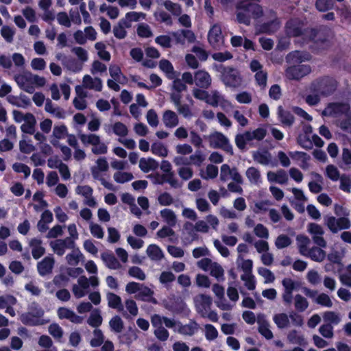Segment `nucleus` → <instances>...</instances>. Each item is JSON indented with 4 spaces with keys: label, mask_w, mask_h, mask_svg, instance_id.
Returning <instances> with one entry per match:
<instances>
[{
    "label": "nucleus",
    "mask_w": 351,
    "mask_h": 351,
    "mask_svg": "<svg viewBox=\"0 0 351 351\" xmlns=\"http://www.w3.org/2000/svg\"><path fill=\"white\" fill-rule=\"evenodd\" d=\"M83 90L88 89L95 92H100L103 88L102 80L96 77H92L90 75H84L82 78V85Z\"/></svg>",
    "instance_id": "19"
},
{
    "label": "nucleus",
    "mask_w": 351,
    "mask_h": 351,
    "mask_svg": "<svg viewBox=\"0 0 351 351\" xmlns=\"http://www.w3.org/2000/svg\"><path fill=\"white\" fill-rule=\"evenodd\" d=\"M219 173L218 167L213 165H208L204 170L201 171L200 176L204 180L215 178Z\"/></svg>",
    "instance_id": "55"
},
{
    "label": "nucleus",
    "mask_w": 351,
    "mask_h": 351,
    "mask_svg": "<svg viewBox=\"0 0 351 351\" xmlns=\"http://www.w3.org/2000/svg\"><path fill=\"white\" fill-rule=\"evenodd\" d=\"M311 58V55L307 52L295 51L289 53L287 58V62L289 63H302L308 61Z\"/></svg>",
    "instance_id": "32"
},
{
    "label": "nucleus",
    "mask_w": 351,
    "mask_h": 351,
    "mask_svg": "<svg viewBox=\"0 0 351 351\" xmlns=\"http://www.w3.org/2000/svg\"><path fill=\"white\" fill-rule=\"evenodd\" d=\"M252 157L254 161L262 165L276 166V163L272 160L271 154L267 150L262 149L254 152Z\"/></svg>",
    "instance_id": "25"
},
{
    "label": "nucleus",
    "mask_w": 351,
    "mask_h": 351,
    "mask_svg": "<svg viewBox=\"0 0 351 351\" xmlns=\"http://www.w3.org/2000/svg\"><path fill=\"white\" fill-rule=\"evenodd\" d=\"M245 176L251 184H258L261 182V173L254 167H249L246 170Z\"/></svg>",
    "instance_id": "50"
},
{
    "label": "nucleus",
    "mask_w": 351,
    "mask_h": 351,
    "mask_svg": "<svg viewBox=\"0 0 351 351\" xmlns=\"http://www.w3.org/2000/svg\"><path fill=\"white\" fill-rule=\"evenodd\" d=\"M89 280L84 276H80L77 283L73 285L72 291L76 298L84 297L88 292Z\"/></svg>",
    "instance_id": "21"
},
{
    "label": "nucleus",
    "mask_w": 351,
    "mask_h": 351,
    "mask_svg": "<svg viewBox=\"0 0 351 351\" xmlns=\"http://www.w3.org/2000/svg\"><path fill=\"white\" fill-rule=\"evenodd\" d=\"M219 178L221 181L224 182H228L230 180H232L238 184H241L243 182V178L237 169L235 167L230 168V167L227 164H223L221 166Z\"/></svg>",
    "instance_id": "13"
},
{
    "label": "nucleus",
    "mask_w": 351,
    "mask_h": 351,
    "mask_svg": "<svg viewBox=\"0 0 351 351\" xmlns=\"http://www.w3.org/2000/svg\"><path fill=\"white\" fill-rule=\"evenodd\" d=\"M104 130L107 134H110L111 132L120 137H124L128 134V127L120 121L115 122L113 125H104Z\"/></svg>",
    "instance_id": "30"
},
{
    "label": "nucleus",
    "mask_w": 351,
    "mask_h": 351,
    "mask_svg": "<svg viewBox=\"0 0 351 351\" xmlns=\"http://www.w3.org/2000/svg\"><path fill=\"white\" fill-rule=\"evenodd\" d=\"M160 214L163 221L167 223L169 226L173 227L176 226L177 223V217L172 210L165 208L160 210Z\"/></svg>",
    "instance_id": "45"
},
{
    "label": "nucleus",
    "mask_w": 351,
    "mask_h": 351,
    "mask_svg": "<svg viewBox=\"0 0 351 351\" xmlns=\"http://www.w3.org/2000/svg\"><path fill=\"white\" fill-rule=\"evenodd\" d=\"M350 110L348 103H331L324 110L322 114L327 117H337Z\"/></svg>",
    "instance_id": "18"
},
{
    "label": "nucleus",
    "mask_w": 351,
    "mask_h": 351,
    "mask_svg": "<svg viewBox=\"0 0 351 351\" xmlns=\"http://www.w3.org/2000/svg\"><path fill=\"white\" fill-rule=\"evenodd\" d=\"M206 103L213 107H217L223 104H229V103L225 100L223 95L217 90H211L210 93H208Z\"/></svg>",
    "instance_id": "36"
},
{
    "label": "nucleus",
    "mask_w": 351,
    "mask_h": 351,
    "mask_svg": "<svg viewBox=\"0 0 351 351\" xmlns=\"http://www.w3.org/2000/svg\"><path fill=\"white\" fill-rule=\"evenodd\" d=\"M106 298L109 307L117 309L119 312L123 311L121 298L118 295L110 292L106 294Z\"/></svg>",
    "instance_id": "41"
},
{
    "label": "nucleus",
    "mask_w": 351,
    "mask_h": 351,
    "mask_svg": "<svg viewBox=\"0 0 351 351\" xmlns=\"http://www.w3.org/2000/svg\"><path fill=\"white\" fill-rule=\"evenodd\" d=\"M267 134V130L265 128L260 127L252 131H245L243 134H237L235 136V144L240 149L245 148L247 143L252 141H262Z\"/></svg>",
    "instance_id": "5"
},
{
    "label": "nucleus",
    "mask_w": 351,
    "mask_h": 351,
    "mask_svg": "<svg viewBox=\"0 0 351 351\" xmlns=\"http://www.w3.org/2000/svg\"><path fill=\"white\" fill-rule=\"evenodd\" d=\"M293 299L294 307L299 312L305 311L308 307V302L306 298L300 294H296Z\"/></svg>",
    "instance_id": "52"
},
{
    "label": "nucleus",
    "mask_w": 351,
    "mask_h": 351,
    "mask_svg": "<svg viewBox=\"0 0 351 351\" xmlns=\"http://www.w3.org/2000/svg\"><path fill=\"white\" fill-rule=\"evenodd\" d=\"M324 224L332 233H337L341 230H346L350 228V220L346 217H339L331 215H326L324 217Z\"/></svg>",
    "instance_id": "9"
},
{
    "label": "nucleus",
    "mask_w": 351,
    "mask_h": 351,
    "mask_svg": "<svg viewBox=\"0 0 351 351\" xmlns=\"http://www.w3.org/2000/svg\"><path fill=\"white\" fill-rule=\"evenodd\" d=\"M282 285L284 288L282 300L285 304L289 305L293 301V292L299 287V282L290 278H285L282 280Z\"/></svg>",
    "instance_id": "12"
},
{
    "label": "nucleus",
    "mask_w": 351,
    "mask_h": 351,
    "mask_svg": "<svg viewBox=\"0 0 351 351\" xmlns=\"http://www.w3.org/2000/svg\"><path fill=\"white\" fill-rule=\"evenodd\" d=\"M55 260L53 256L52 255L47 256L37 264L38 274L41 276L50 274L52 272Z\"/></svg>",
    "instance_id": "24"
},
{
    "label": "nucleus",
    "mask_w": 351,
    "mask_h": 351,
    "mask_svg": "<svg viewBox=\"0 0 351 351\" xmlns=\"http://www.w3.org/2000/svg\"><path fill=\"white\" fill-rule=\"evenodd\" d=\"M337 87V82L330 77L319 79L313 82L311 89L313 92L319 93L320 95L327 97L334 93Z\"/></svg>",
    "instance_id": "7"
},
{
    "label": "nucleus",
    "mask_w": 351,
    "mask_h": 351,
    "mask_svg": "<svg viewBox=\"0 0 351 351\" xmlns=\"http://www.w3.org/2000/svg\"><path fill=\"white\" fill-rule=\"evenodd\" d=\"M7 101L12 106L25 108L30 105V99L25 95H20L19 96L8 95Z\"/></svg>",
    "instance_id": "34"
},
{
    "label": "nucleus",
    "mask_w": 351,
    "mask_h": 351,
    "mask_svg": "<svg viewBox=\"0 0 351 351\" xmlns=\"http://www.w3.org/2000/svg\"><path fill=\"white\" fill-rule=\"evenodd\" d=\"M194 82L197 87L208 88L212 82L210 75L205 70H198L194 73Z\"/></svg>",
    "instance_id": "22"
},
{
    "label": "nucleus",
    "mask_w": 351,
    "mask_h": 351,
    "mask_svg": "<svg viewBox=\"0 0 351 351\" xmlns=\"http://www.w3.org/2000/svg\"><path fill=\"white\" fill-rule=\"evenodd\" d=\"M113 178L116 182L123 184L131 181L134 178V176L130 172L118 171L114 173Z\"/></svg>",
    "instance_id": "60"
},
{
    "label": "nucleus",
    "mask_w": 351,
    "mask_h": 351,
    "mask_svg": "<svg viewBox=\"0 0 351 351\" xmlns=\"http://www.w3.org/2000/svg\"><path fill=\"white\" fill-rule=\"evenodd\" d=\"M218 71L221 73V79L225 85L234 88L241 85L242 77L237 69L221 66Z\"/></svg>",
    "instance_id": "6"
},
{
    "label": "nucleus",
    "mask_w": 351,
    "mask_h": 351,
    "mask_svg": "<svg viewBox=\"0 0 351 351\" xmlns=\"http://www.w3.org/2000/svg\"><path fill=\"white\" fill-rule=\"evenodd\" d=\"M36 119L31 113H27L26 119L21 126L22 132L33 134L35 132Z\"/></svg>",
    "instance_id": "42"
},
{
    "label": "nucleus",
    "mask_w": 351,
    "mask_h": 351,
    "mask_svg": "<svg viewBox=\"0 0 351 351\" xmlns=\"http://www.w3.org/2000/svg\"><path fill=\"white\" fill-rule=\"evenodd\" d=\"M208 40L215 49H220L223 46L224 36L219 24H214L211 26L208 34Z\"/></svg>",
    "instance_id": "10"
},
{
    "label": "nucleus",
    "mask_w": 351,
    "mask_h": 351,
    "mask_svg": "<svg viewBox=\"0 0 351 351\" xmlns=\"http://www.w3.org/2000/svg\"><path fill=\"white\" fill-rule=\"evenodd\" d=\"M101 258L109 269H118L121 267L120 263L112 254L104 253L101 254Z\"/></svg>",
    "instance_id": "49"
},
{
    "label": "nucleus",
    "mask_w": 351,
    "mask_h": 351,
    "mask_svg": "<svg viewBox=\"0 0 351 351\" xmlns=\"http://www.w3.org/2000/svg\"><path fill=\"white\" fill-rule=\"evenodd\" d=\"M17 86L27 93H34L36 88H41L46 84L44 77L34 74L29 71H23L14 75Z\"/></svg>",
    "instance_id": "1"
},
{
    "label": "nucleus",
    "mask_w": 351,
    "mask_h": 351,
    "mask_svg": "<svg viewBox=\"0 0 351 351\" xmlns=\"http://www.w3.org/2000/svg\"><path fill=\"white\" fill-rule=\"evenodd\" d=\"M267 178L269 182H276L279 184H285L289 180L287 172L283 169H278L276 171H268Z\"/></svg>",
    "instance_id": "29"
},
{
    "label": "nucleus",
    "mask_w": 351,
    "mask_h": 351,
    "mask_svg": "<svg viewBox=\"0 0 351 351\" xmlns=\"http://www.w3.org/2000/svg\"><path fill=\"white\" fill-rule=\"evenodd\" d=\"M257 323L258 324V332L267 339L273 338L274 335L270 330L269 323L263 314H259L257 317Z\"/></svg>",
    "instance_id": "28"
},
{
    "label": "nucleus",
    "mask_w": 351,
    "mask_h": 351,
    "mask_svg": "<svg viewBox=\"0 0 351 351\" xmlns=\"http://www.w3.org/2000/svg\"><path fill=\"white\" fill-rule=\"evenodd\" d=\"M87 323L93 327H98L102 323V317L98 309H94L87 319Z\"/></svg>",
    "instance_id": "58"
},
{
    "label": "nucleus",
    "mask_w": 351,
    "mask_h": 351,
    "mask_svg": "<svg viewBox=\"0 0 351 351\" xmlns=\"http://www.w3.org/2000/svg\"><path fill=\"white\" fill-rule=\"evenodd\" d=\"M49 245L55 254L61 256L65 253L66 249L74 248L75 242L70 238H65L52 241Z\"/></svg>",
    "instance_id": "16"
},
{
    "label": "nucleus",
    "mask_w": 351,
    "mask_h": 351,
    "mask_svg": "<svg viewBox=\"0 0 351 351\" xmlns=\"http://www.w3.org/2000/svg\"><path fill=\"white\" fill-rule=\"evenodd\" d=\"M163 5L167 10L170 12L174 16H180L182 14L181 5L170 0H166L163 2Z\"/></svg>",
    "instance_id": "59"
},
{
    "label": "nucleus",
    "mask_w": 351,
    "mask_h": 351,
    "mask_svg": "<svg viewBox=\"0 0 351 351\" xmlns=\"http://www.w3.org/2000/svg\"><path fill=\"white\" fill-rule=\"evenodd\" d=\"M297 245L300 251V253L304 256L307 254V252L309 248V245L311 244V240L306 236L304 235H298L296 238Z\"/></svg>",
    "instance_id": "48"
},
{
    "label": "nucleus",
    "mask_w": 351,
    "mask_h": 351,
    "mask_svg": "<svg viewBox=\"0 0 351 351\" xmlns=\"http://www.w3.org/2000/svg\"><path fill=\"white\" fill-rule=\"evenodd\" d=\"M311 71V68L309 65L298 64L288 67L285 71V76L289 80H298L309 74Z\"/></svg>",
    "instance_id": "14"
},
{
    "label": "nucleus",
    "mask_w": 351,
    "mask_h": 351,
    "mask_svg": "<svg viewBox=\"0 0 351 351\" xmlns=\"http://www.w3.org/2000/svg\"><path fill=\"white\" fill-rule=\"evenodd\" d=\"M154 291L149 289L148 287L144 285L140 289L138 294L135 295L136 300H142L144 302H148L153 304H156L157 300L154 298Z\"/></svg>",
    "instance_id": "33"
},
{
    "label": "nucleus",
    "mask_w": 351,
    "mask_h": 351,
    "mask_svg": "<svg viewBox=\"0 0 351 351\" xmlns=\"http://www.w3.org/2000/svg\"><path fill=\"white\" fill-rule=\"evenodd\" d=\"M199 328V324L195 321L191 320L186 324L178 322V328L175 329V331L182 335L191 337L198 332Z\"/></svg>",
    "instance_id": "23"
},
{
    "label": "nucleus",
    "mask_w": 351,
    "mask_h": 351,
    "mask_svg": "<svg viewBox=\"0 0 351 351\" xmlns=\"http://www.w3.org/2000/svg\"><path fill=\"white\" fill-rule=\"evenodd\" d=\"M219 332L217 328L212 324L204 325V336L207 341H212L218 337Z\"/></svg>",
    "instance_id": "62"
},
{
    "label": "nucleus",
    "mask_w": 351,
    "mask_h": 351,
    "mask_svg": "<svg viewBox=\"0 0 351 351\" xmlns=\"http://www.w3.org/2000/svg\"><path fill=\"white\" fill-rule=\"evenodd\" d=\"M194 303L197 312L201 315L210 309L212 299L209 295L199 294L194 298Z\"/></svg>",
    "instance_id": "20"
},
{
    "label": "nucleus",
    "mask_w": 351,
    "mask_h": 351,
    "mask_svg": "<svg viewBox=\"0 0 351 351\" xmlns=\"http://www.w3.org/2000/svg\"><path fill=\"white\" fill-rule=\"evenodd\" d=\"M162 119L165 127L169 128H173L179 123L178 114L171 110L164 111Z\"/></svg>",
    "instance_id": "31"
},
{
    "label": "nucleus",
    "mask_w": 351,
    "mask_h": 351,
    "mask_svg": "<svg viewBox=\"0 0 351 351\" xmlns=\"http://www.w3.org/2000/svg\"><path fill=\"white\" fill-rule=\"evenodd\" d=\"M68 134V129L64 124L56 125L53 127L52 132V138L51 143L56 145L58 141L64 138Z\"/></svg>",
    "instance_id": "37"
},
{
    "label": "nucleus",
    "mask_w": 351,
    "mask_h": 351,
    "mask_svg": "<svg viewBox=\"0 0 351 351\" xmlns=\"http://www.w3.org/2000/svg\"><path fill=\"white\" fill-rule=\"evenodd\" d=\"M287 339L290 343L293 344H297L300 346H304L306 344V341L304 335L301 332L296 330H292L289 331L287 335Z\"/></svg>",
    "instance_id": "44"
},
{
    "label": "nucleus",
    "mask_w": 351,
    "mask_h": 351,
    "mask_svg": "<svg viewBox=\"0 0 351 351\" xmlns=\"http://www.w3.org/2000/svg\"><path fill=\"white\" fill-rule=\"evenodd\" d=\"M241 279L244 282V285L248 290L252 291L255 289L256 280L252 273L241 274Z\"/></svg>",
    "instance_id": "63"
},
{
    "label": "nucleus",
    "mask_w": 351,
    "mask_h": 351,
    "mask_svg": "<svg viewBox=\"0 0 351 351\" xmlns=\"http://www.w3.org/2000/svg\"><path fill=\"white\" fill-rule=\"evenodd\" d=\"M79 137L84 145H91L93 147L101 141L100 136L95 134H81Z\"/></svg>",
    "instance_id": "53"
},
{
    "label": "nucleus",
    "mask_w": 351,
    "mask_h": 351,
    "mask_svg": "<svg viewBox=\"0 0 351 351\" xmlns=\"http://www.w3.org/2000/svg\"><path fill=\"white\" fill-rule=\"evenodd\" d=\"M237 19L239 23L250 25L251 19H258L263 16L262 7L250 0H242L237 6Z\"/></svg>",
    "instance_id": "2"
},
{
    "label": "nucleus",
    "mask_w": 351,
    "mask_h": 351,
    "mask_svg": "<svg viewBox=\"0 0 351 351\" xmlns=\"http://www.w3.org/2000/svg\"><path fill=\"white\" fill-rule=\"evenodd\" d=\"M83 257L82 254L77 248H73L71 253L66 256V260L69 265L75 266L78 265L80 258Z\"/></svg>",
    "instance_id": "56"
},
{
    "label": "nucleus",
    "mask_w": 351,
    "mask_h": 351,
    "mask_svg": "<svg viewBox=\"0 0 351 351\" xmlns=\"http://www.w3.org/2000/svg\"><path fill=\"white\" fill-rule=\"evenodd\" d=\"M75 90L76 97L73 101V106L79 110H84L87 106L86 98L88 96V93L86 90H83V87L80 86H76Z\"/></svg>",
    "instance_id": "26"
},
{
    "label": "nucleus",
    "mask_w": 351,
    "mask_h": 351,
    "mask_svg": "<svg viewBox=\"0 0 351 351\" xmlns=\"http://www.w3.org/2000/svg\"><path fill=\"white\" fill-rule=\"evenodd\" d=\"M278 114L280 121L284 125L291 126L294 122L293 114L287 110H284L281 106L278 108Z\"/></svg>",
    "instance_id": "46"
},
{
    "label": "nucleus",
    "mask_w": 351,
    "mask_h": 351,
    "mask_svg": "<svg viewBox=\"0 0 351 351\" xmlns=\"http://www.w3.org/2000/svg\"><path fill=\"white\" fill-rule=\"evenodd\" d=\"M151 152L153 154L160 157L167 156L169 152L167 147L160 141H156L152 144Z\"/></svg>",
    "instance_id": "51"
},
{
    "label": "nucleus",
    "mask_w": 351,
    "mask_h": 351,
    "mask_svg": "<svg viewBox=\"0 0 351 351\" xmlns=\"http://www.w3.org/2000/svg\"><path fill=\"white\" fill-rule=\"evenodd\" d=\"M158 167V162L152 158H142L139 160V168L144 173L156 169Z\"/></svg>",
    "instance_id": "40"
},
{
    "label": "nucleus",
    "mask_w": 351,
    "mask_h": 351,
    "mask_svg": "<svg viewBox=\"0 0 351 351\" xmlns=\"http://www.w3.org/2000/svg\"><path fill=\"white\" fill-rule=\"evenodd\" d=\"M322 248L319 246L313 247L308 250L307 254L304 256L308 257L315 262H322L326 258V254Z\"/></svg>",
    "instance_id": "38"
},
{
    "label": "nucleus",
    "mask_w": 351,
    "mask_h": 351,
    "mask_svg": "<svg viewBox=\"0 0 351 351\" xmlns=\"http://www.w3.org/2000/svg\"><path fill=\"white\" fill-rule=\"evenodd\" d=\"M130 27L128 26H125V24L122 23V20L121 19L118 24L113 27L114 36L119 39L124 38L126 36V29Z\"/></svg>",
    "instance_id": "64"
},
{
    "label": "nucleus",
    "mask_w": 351,
    "mask_h": 351,
    "mask_svg": "<svg viewBox=\"0 0 351 351\" xmlns=\"http://www.w3.org/2000/svg\"><path fill=\"white\" fill-rule=\"evenodd\" d=\"M208 140L210 147L221 149L230 155H233L232 145L223 133L214 132L208 136Z\"/></svg>",
    "instance_id": "8"
},
{
    "label": "nucleus",
    "mask_w": 351,
    "mask_h": 351,
    "mask_svg": "<svg viewBox=\"0 0 351 351\" xmlns=\"http://www.w3.org/2000/svg\"><path fill=\"white\" fill-rule=\"evenodd\" d=\"M75 191L76 194L84 197V204L90 208H95L97 206V201L93 196V190L88 185H79Z\"/></svg>",
    "instance_id": "17"
},
{
    "label": "nucleus",
    "mask_w": 351,
    "mask_h": 351,
    "mask_svg": "<svg viewBox=\"0 0 351 351\" xmlns=\"http://www.w3.org/2000/svg\"><path fill=\"white\" fill-rule=\"evenodd\" d=\"M63 65L73 73H79L83 69V64L73 58L65 59V61L63 60Z\"/></svg>",
    "instance_id": "54"
},
{
    "label": "nucleus",
    "mask_w": 351,
    "mask_h": 351,
    "mask_svg": "<svg viewBox=\"0 0 351 351\" xmlns=\"http://www.w3.org/2000/svg\"><path fill=\"white\" fill-rule=\"evenodd\" d=\"M273 322L280 329L288 328L291 323L295 326L301 327L304 324V319L301 315L292 311L289 314L278 313L273 315Z\"/></svg>",
    "instance_id": "3"
},
{
    "label": "nucleus",
    "mask_w": 351,
    "mask_h": 351,
    "mask_svg": "<svg viewBox=\"0 0 351 351\" xmlns=\"http://www.w3.org/2000/svg\"><path fill=\"white\" fill-rule=\"evenodd\" d=\"M29 245L34 258L38 259L45 254V250L42 245V241L40 239H32L29 241Z\"/></svg>",
    "instance_id": "39"
},
{
    "label": "nucleus",
    "mask_w": 351,
    "mask_h": 351,
    "mask_svg": "<svg viewBox=\"0 0 351 351\" xmlns=\"http://www.w3.org/2000/svg\"><path fill=\"white\" fill-rule=\"evenodd\" d=\"M145 16L146 14L143 12L131 11L127 12L121 20L122 23L125 24V26L131 27L132 22H138L140 20L145 19Z\"/></svg>",
    "instance_id": "35"
},
{
    "label": "nucleus",
    "mask_w": 351,
    "mask_h": 351,
    "mask_svg": "<svg viewBox=\"0 0 351 351\" xmlns=\"http://www.w3.org/2000/svg\"><path fill=\"white\" fill-rule=\"evenodd\" d=\"M160 69L165 72L167 77L173 79L175 77L174 69L172 64L167 60H162L159 63Z\"/></svg>",
    "instance_id": "61"
},
{
    "label": "nucleus",
    "mask_w": 351,
    "mask_h": 351,
    "mask_svg": "<svg viewBox=\"0 0 351 351\" xmlns=\"http://www.w3.org/2000/svg\"><path fill=\"white\" fill-rule=\"evenodd\" d=\"M57 313L60 319H66L74 324H81L83 321V317L77 315L73 311L66 307L59 308Z\"/></svg>",
    "instance_id": "27"
},
{
    "label": "nucleus",
    "mask_w": 351,
    "mask_h": 351,
    "mask_svg": "<svg viewBox=\"0 0 351 351\" xmlns=\"http://www.w3.org/2000/svg\"><path fill=\"white\" fill-rule=\"evenodd\" d=\"M307 231L312 236L313 242L317 246L321 247H326L327 243L323 237L324 230L321 225L315 223H310L307 226Z\"/></svg>",
    "instance_id": "11"
},
{
    "label": "nucleus",
    "mask_w": 351,
    "mask_h": 351,
    "mask_svg": "<svg viewBox=\"0 0 351 351\" xmlns=\"http://www.w3.org/2000/svg\"><path fill=\"white\" fill-rule=\"evenodd\" d=\"M250 67L252 71L255 73V80L256 83L261 88H265L267 86V73L263 69V66L256 60L251 61Z\"/></svg>",
    "instance_id": "15"
},
{
    "label": "nucleus",
    "mask_w": 351,
    "mask_h": 351,
    "mask_svg": "<svg viewBox=\"0 0 351 351\" xmlns=\"http://www.w3.org/2000/svg\"><path fill=\"white\" fill-rule=\"evenodd\" d=\"M44 315V311L37 303H32L28 308V312L23 313L21 317V321L26 325L38 326L47 322L42 318Z\"/></svg>",
    "instance_id": "4"
},
{
    "label": "nucleus",
    "mask_w": 351,
    "mask_h": 351,
    "mask_svg": "<svg viewBox=\"0 0 351 351\" xmlns=\"http://www.w3.org/2000/svg\"><path fill=\"white\" fill-rule=\"evenodd\" d=\"M287 33L290 36H298L302 34V28L295 21H290L286 25Z\"/></svg>",
    "instance_id": "57"
},
{
    "label": "nucleus",
    "mask_w": 351,
    "mask_h": 351,
    "mask_svg": "<svg viewBox=\"0 0 351 351\" xmlns=\"http://www.w3.org/2000/svg\"><path fill=\"white\" fill-rule=\"evenodd\" d=\"M109 73L112 79H114L120 84H125L127 82L126 77L122 73L121 69L117 65H111L109 67Z\"/></svg>",
    "instance_id": "47"
},
{
    "label": "nucleus",
    "mask_w": 351,
    "mask_h": 351,
    "mask_svg": "<svg viewBox=\"0 0 351 351\" xmlns=\"http://www.w3.org/2000/svg\"><path fill=\"white\" fill-rule=\"evenodd\" d=\"M146 252L149 258L154 261H159L164 257V254L160 247L155 244L149 245Z\"/></svg>",
    "instance_id": "43"
}]
</instances>
